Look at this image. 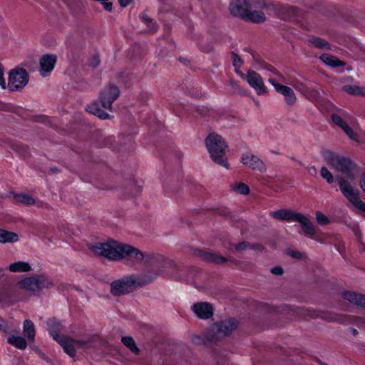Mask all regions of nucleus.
<instances>
[{"label":"nucleus","instance_id":"f257e3e1","mask_svg":"<svg viewBox=\"0 0 365 365\" xmlns=\"http://www.w3.org/2000/svg\"><path fill=\"white\" fill-rule=\"evenodd\" d=\"M91 249L96 254L110 260L126 258L141 262L145 257L143 253L136 247L113 240L106 242H96L91 245Z\"/></svg>","mask_w":365,"mask_h":365},{"label":"nucleus","instance_id":"f03ea898","mask_svg":"<svg viewBox=\"0 0 365 365\" xmlns=\"http://www.w3.org/2000/svg\"><path fill=\"white\" fill-rule=\"evenodd\" d=\"M205 145L212 160L229 169L230 165L225 157L227 145L223 138L217 133H211L205 139Z\"/></svg>","mask_w":365,"mask_h":365},{"label":"nucleus","instance_id":"7ed1b4c3","mask_svg":"<svg viewBox=\"0 0 365 365\" xmlns=\"http://www.w3.org/2000/svg\"><path fill=\"white\" fill-rule=\"evenodd\" d=\"M324 156L328 165L335 170L346 175V178L351 180H354L356 165L350 159L331 151H327Z\"/></svg>","mask_w":365,"mask_h":365},{"label":"nucleus","instance_id":"20e7f679","mask_svg":"<svg viewBox=\"0 0 365 365\" xmlns=\"http://www.w3.org/2000/svg\"><path fill=\"white\" fill-rule=\"evenodd\" d=\"M336 181L343 195L365 216V203L359 199L358 189L355 188L348 178L336 176Z\"/></svg>","mask_w":365,"mask_h":365},{"label":"nucleus","instance_id":"39448f33","mask_svg":"<svg viewBox=\"0 0 365 365\" xmlns=\"http://www.w3.org/2000/svg\"><path fill=\"white\" fill-rule=\"evenodd\" d=\"M52 285V282L45 275H34L21 280L17 286L22 289L32 293H36L41 289L48 288Z\"/></svg>","mask_w":365,"mask_h":365},{"label":"nucleus","instance_id":"423d86ee","mask_svg":"<svg viewBox=\"0 0 365 365\" xmlns=\"http://www.w3.org/2000/svg\"><path fill=\"white\" fill-rule=\"evenodd\" d=\"M135 287L134 275H130L113 282L110 284V292L114 296H120L130 293Z\"/></svg>","mask_w":365,"mask_h":365},{"label":"nucleus","instance_id":"0eeeda50","mask_svg":"<svg viewBox=\"0 0 365 365\" xmlns=\"http://www.w3.org/2000/svg\"><path fill=\"white\" fill-rule=\"evenodd\" d=\"M29 81V75L24 68H15L10 71L8 86L11 91L24 88Z\"/></svg>","mask_w":365,"mask_h":365},{"label":"nucleus","instance_id":"6e6552de","mask_svg":"<svg viewBox=\"0 0 365 365\" xmlns=\"http://www.w3.org/2000/svg\"><path fill=\"white\" fill-rule=\"evenodd\" d=\"M296 313L300 317H309L312 319L321 318L328 322L340 321V317L335 312L327 311H316L304 308H297Z\"/></svg>","mask_w":365,"mask_h":365},{"label":"nucleus","instance_id":"1a4fd4ad","mask_svg":"<svg viewBox=\"0 0 365 365\" xmlns=\"http://www.w3.org/2000/svg\"><path fill=\"white\" fill-rule=\"evenodd\" d=\"M238 322L235 319H228L215 324L212 328L215 339L219 340L230 334L237 329Z\"/></svg>","mask_w":365,"mask_h":365},{"label":"nucleus","instance_id":"9d476101","mask_svg":"<svg viewBox=\"0 0 365 365\" xmlns=\"http://www.w3.org/2000/svg\"><path fill=\"white\" fill-rule=\"evenodd\" d=\"M120 91L117 86L110 84L100 93V101L102 106L108 110L112 109L113 103L118 98Z\"/></svg>","mask_w":365,"mask_h":365},{"label":"nucleus","instance_id":"9b49d317","mask_svg":"<svg viewBox=\"0 0 365 365\" xmlns=\"http://www.w3.org/2000/svg\"><path fill=\"white\" fill-rule=\"evenodd\" d=\"M245 80L258 95H264L267 93V88L262 78L257 72L252 70L248 71Z\"/></svg>","mask_w":365,"mask_h":365},{"label":"nucleus","instance_id":"f8f14e48","mask_svg":"<svg viewBox=\"0 0 365 365\" xmlns=\"http://www.w3.org/2000/svg\"><path fill=\"white\" fill-rule=\"evenodd\" d=\"M193 254L202 260L216 264H222L227 262H234L235 261L233 258L227 259L215 253L208 252L204 250H195Z\"/></svg>","mask_w":365,"mask_h":365},{"label":"nucleus","instance_id":"ddd939ff","mask_svg":"<svg viewBox=\"0 0 365 365\" xmlns=\"http://www.w3.org/2000/svg\"><path fill=\"white\" fill-rule=\"evenodd\" d=\"M269 82L274 86L278 93L284 96V100L287 105L292 106L296 102L297 98L292 88L277 83L273 78H269Z\"/></svg>","mask_w":365,"mask_h":365},{"label":"nucleus","instance_id":"4468645a","mask_svg":"<svg viewBox=\"0 0 365 365\" xmlns=\"http://www.w3.org/2000/svg\"><path fill=\"white\" fill-rule=\"evenodd\" d=\"M250 5L247 0H232L230 4V11L232 15L244 19Z\"/></svg>","mask_w":365,"mask_h":365},{"label":"nucleus","instance_id":"2eb2a0df","mask_svg":"<svg viewBox=\"0 0 365 365\" xmlns=\"http://www.w3.org/2000/svg\"><path fill=\"white\" fill-rule=\"evenodd\" d=\"M192 309L200 319H207L210 318L213 314V308L212 305L207 302L195 303L192 307Z\"/></svg>","mask_w":365,"mask_h":365},{"label":"nucleus","instance_id":"dca6fc26","mask_svg":"<svg viewBox=\"0 0 365 365\" xmlns=\"http://www.w3.org/2000/svg\"><path fill=\"white\" fill-rule=\"evenodd\" d=\"M241 162L254 170H259L261 172L265 170V166L262 160L252 154H243L241 158Z\"/></svg>","mask_w":365,"mask_h":365},{"label":"nucleus","instance_id":"f3484780","mask_svg":"<svg viewBox=\"0 0 365 365\" xmlns=\"http://www.w3.org/2000/svg\"><path fill=\"white\" fill-rule=\"evenodd\" d=\"M57 57L54 54H45L39 60L41 72L42 76H46V73H49L53 69L56 63Z\"/></svg>","mask_w":365,"mask_h":365},{"label":"nucleus","instance_id":"a211bd4d","mask_svg":"<svg viewBox=\"0 0 365 365\" xmlns=\"http://www.w3.org/2000/svg\"><path fill=\"white\" fill-rule=\"evenodd\" d=\"M301 213L288 209H281L272 212L271 216L279 220L297 222Z\"/></svg>","mask_w":365,"mask_h":365},{"label":"nucleus","instance_id":"6ab92c4d","mask_svg":"<svg viewBox=\"0 0 365 365\" xmlns=\"http://www.w3.org/2000/svg\"><path fill=\"white\" fill-rule=\"evenodd\" d=\"M332 121L340 127L344 133L351 139L356 140L357 135L353 131V130L348 125V124L341 118V116L333 114L331 115Z\"/></svg>","mask_w":365,"mask_h":365},{"label":"nucleus","instance_id":"aec40b11","mask_svg":"<svg viewBox=\"0 0 365 365\" xmlns=\"http://www.w3.org/2000/svg\"><path fill=\"white\" fill-rule=\"evenodd\" d=\"M74 339L67 337L66 336H61L59 338L58 342L63 348L64 351L70 356L73 357L76 355V349Z\"/></svg>","mask_w":365,"mask_h":365},{"label":"nucleus","instance_id":"412c9836","mask_svg":"<svg viewBox=\"0 0 365 365\" xmlns=\"http://www.w3.org/2000/svg\"><path fill=\"white\" fill-rule=\"evenodd\" d=\"M243 20L254 24H262L266 21L267 17L262 11H252L249 9L247 16H245Z\"/></svg>","mask_w":365,"mask_h":365},{"label":"nucleus","instance_id":"4be33fe9","mask_svg":"<svg viewBox=\"0 0 365 365\" xmlns=\"http://www.w3.org/2000/svg\"><path fill=\"white\" fill-rule=\"evenodd\" d=\"M344 298L354 304L365 308V295L356 294L354 292H345Z\"/></svg>","mask_w":365,"mask_h":365},{"label":"nucleus","instance_id":"5701e85b","mask_svg":"<svg viewBox=\"0 0 365 365\" xmlns=\"http://www.w3.org/2000/svg\"><path fill=\"white\" fill-rule=\"evenodd\" d=\"M297 222L301 224L302 230L307 235L313 236L315 234L316 231L314 227L306 216L300 214Z\"/></svg>","mask_w":365,"mask_h":365},{"label":"nucleus","instance_id":"b1692460","mask_svg":"<svg viewBox=\"0 0 365 365\" xmlns=\"http://www.w3.org/2000/svg\"><path fill=\"white\" fill-rule=\"evenodd\" d=\"M156 273L153 272H148L145 274H141L140 276L135 277L134 275V281L136 285V287H142L145 284H148L150 282H152L155 278L156 277Z\"/></svg>","mask_w":365,"mask_h":365},{"label":"nucleus","instance_id":"393cba45","mask_svg":"<svg viewBox=\"0 0 365 365\" xmlns=\"http://www.w3.org/2000/svg\"><path fill=\"white\" fill-rule=\"evenodd\" d=\"M48 326L49 333L52 335L53 338L58 341L59 338L61 336H59L58 334L61 331L62 325L55 319H52L48 320Z\"/></svg>","mask_w":365,"mask_h":365},{"label":"nucleus","instance_id":"a878e982","mask_svg":"<svg viewBox=\"0 0 365 365\" xmlns=\"http://www.w3.org/2000/svg\"><path fill=\"white\" fill-rule=\"evenodd\" d=\"M86 110L90 113L98 116L101 119H108L110 118V115L103 110L96 102L88 105L86 108Z\"/></svg>","mask_w":365,"mask_h":365},{"label":"nucleus","instance_id":"bb28decb","mask_svg":"<svg viewBox=\"0 0 365 365\" xmlns=\"http://www.w3.org/2000/svg\"><path fill=\"white\" fill-rule=\"evenodd\" d=\"M19 240V235L13 232L0 229V242L11 243L16 242Z\"/></svg>","mask_w":365,"mask_h":365},{"label":"nucleus","instance_id":"cd10ccee","mask_svg":"<svg viewBox=\"0 0 365 365\" xmlns=\"http://www.w3.org/2000/svg\"><path fill=\"white\" fill-rule=\"evenodd\" d=\"M297 8L292 6L283 5L279 18L283 20H291L297 15Z\"/></svg>","mask_w":365,"mask_h":365},{"label":"nucleus","instance_id":"c85d7f7f","mask_svg":"<svg viewBox=\"0 0 365 365\" xmlns=\"http://www.w3.org/2000/svg\"><path fill=\"white\" fill-rule=\"evenodd\" d=\"M7 341L9 344L21 350L25 349L27 346L26 341L22 336L12 335L8 337Z\"/></svg>","mask_w":365,"mask_h":365},{"label":"nucleus","instance_id":"c756f323","mask_svg":"<svg viewBox=\"0 0 365 365\" xmlns=\"http://www.w3.org/2000/svg\"><path fill=\"white\" fill-rule=\"evenodd\" d=\"M9 269L13 272H28L31 269V266L29 263L25 262H16L9 265Z\"/></svg>","mask_w":365,"mask_h":365},{"label":"nucleus","instance_id":"7c9ffc66","mask_svg":"<svg viewBox=\"0 0 365 365\" xmlns=\"http://www.w3.org/2000/svg\"><path fill=\"white\" fill-rule=\"evenodd\" d=\"M24 333L29 341H33L35 338V327L34 323L26 319L24 322Z\"/></svg>","mask_w":365,"mask_h":365},{"label":"nucleus","instance_id":"2f4dec72","mask_svg":"<svg viewBox=\"0 0 365 365\" xmlns=\"http://www.w3.org/2000/svg\"><path fill=\"white\" fill-rule=\"evenodd\" d=\"M320 58L326 64L336 68L339 66H341L344 65V63L340 60H339L336 57L330 56L329 54H322Z\"/></svg>","mask_w":365,"mask_h":365},{"label":"nucleus","instance_id":"473e14b6","mask_svg":"<svg viewBox=\"0 0 365 365\" xmlns=\"http://www.w3.org/2000/svg\"><path fill=\"white\" fill-rule=\"evenodd\" d=\"M309 41L318 48L326 50L331 49L329 43L324 39L319 37H312L309 40Z\"/></svg>","mask_w":365,"mask_h":365},{"label":"nucleus","instance_id":"72a5a7b5","mask_svg":"<svg viewBox=\"0 0 365 365\" xmlns=\"http://www.w3.org/2000/svg\"><path fill=\"white\" fill-rule=\"evenodd\" d=\"M122 342L123 344L127 346L128 348H129L130 349L131 351H133V353L138 354H139V349L137 347L133 339L130 336H123L122 338Z\"/></svg>","mask_w":365,"mask_h":365},{"label":"nucleus","instance_id":"f704fd0d","mask_svg":"<svg viewBox=\"0 0 365 365\" xmlns=\"http://www.w3.org/2000/svg\"><path fill=\"white\" fill-rule=\"evenodd\" d=\"M232 189L237 193L247 195L250 193V187L243 182H239L231 185Z\"/></svg>","mask_w":365,"mask_h":365},{"label":"nucleus","instance_id":"c9c22d12","mask_svg":"<svg viewBox=\"0 0 365 365\" xmlns=\"http://www.w3.org/2000/svg\"><path fill=\"white\" fill-rule=\"evenodd\" d=\"M14 197L17 202L24 203L27 205L35 204V200L28 195H15Z\"/></svg>","mask_w":365,"mask_h":365},{"label":"nucleus","instance_id":"e433bc0d","mask_svg":"<svg viewBox=\"0 0 365 365\" xmlns=\"http://www.w3.org/2000/svg\"><path fill=\"white\" fill-rule=\"evenodd\" d=\"M320 174H321V176L324 179L326 180V181L329 183V184H331L334 181V177H333V175L331 173V172L326 168V167H322L321 168V170H320Z\"/></svg>","mask_w":365,"mask_h":365},{"label":"nucleus","instance_id":"4c0bfd02","mask_svg":"<svg viewBox=\"0 0 365 365\" xmlns=\"http://www.w3.org/2000/svg\"><path fill=\"white\" fill-rule=\"evenodd\" d=\"M342 90L351 95H359L360 87L357 86H344Z\"/></svg>","mask_w":365,"mask_h":365},{"label":"nucleus","instance_id":"58836bf2","mask_svg":"<svg viewBox=\"0 0 365 365\" xmlns=\"http://www.w3.org/2000/svg\"><path fill=\"white\" fill-rule=\"evenodd\" d=\"M316 220L318 224L321 225H326L329 223V220L328 217L321 212H317Z\"/></svg>","mask_w":365,"mask_h":365},{"label":"nucleus","instance_id":"ea45409f","mask_svg":"<svg viewBox=\"0 0 365 365\" xmlns=\"http://www.w3.org/2000/svg\"><path fill=\"white\" fill-rule=\"evenodd\" d=\"M142 19H143L144 22L147 24V26H149L150 24H152V27L150 29V32H155L158 29V26L155 22H153V19L146 16L145 14H142Z\"/></svg>","mask_w":365,"mask_h":365},{"label":"nucleus","instance_id":"a19ab883","mask_svg":"<svg viewBox=\"0 0 365 365\" xmlns=\"http://www.w3.org/2000/svg\"><path fill=\"white\" fill-rule=\"evenodd\" d=\"M279 2H267L264 0L262 2V8L269 9L272 12H275L277 7L278 6Z\"/></svg>","mask_w":365,"mask_h":365},{"label":"nucleus","instance_id":"79ce46f5","mask_svg":"<svg viewBox=\"0 0 365 365\" xmlns=\"http://www.w3.org/2000/svg\"><path fill=\"white\" fill-rule=\"evenodd\" d=\"M235 249L238 252L245 251L250 248V242H241L234 245Z\"/></svg>","mask_w":365,"mask_h":365},{"label":"nucleus","instance_id":"37998d69","mask_svg":"<svg viewBox=\"0 0 365 365\" xmlns=\"http://www.w3.org/2000/svg\"><path fill=\"white\" fill-rule=\"evenodd\" d=\"M232 60L235 68H240L241 64L242 63V61L237 53L234 52L232 53Z\"/></svg>","mask_w":365,"mask_h":365},{"label":"nucleus","instance_id":"c03bdc74","mask_svg":"<svg viewBox=\"0 0 365 365\" xmlns=\"http://www.w3.org/2000/svg\"><path fill=\"white\" fill-rule=\"evenodd\" d=\"M286 253L287 255L290 256L291 257L294 259H302V253L293 250H287L286 251Z\"/></svg>","mask_w":365,"mask_h":365},{"label":"nucleus","instance_id":"a18cd8bd","mask_svg":"<svg viewBox=\"0 0 365 365\" xmlns=\"http://www.w3.org/2000/svg\"><path fill=\"white\" fill-rule=\"evenodd\" d=\"M75 346L78 348H86L91 343L90 340L83 341V340H75L74 339Z\"/></svg>","mask_w":365,"mask_h":365},{"label":"nucleus","instance_id":"49530a36","mask_svg":"<svg viewBox=\"0 0 365 365\" xmlns=\"http://www.w3.org/2000/svg\"><path fill=\"white\" fill-rule=\"evenodd\" d=\"M100 64V58L98 55H95L93 56L90 61V66L93 68H96Z\"/></svg>","mask_w":365,"mask_h":365},{"label":"nucleus","instance_id":"de8ad7c7","mask_svg":"<svg viewBox=\"0 0 365 365\" xmlns=\"http://www.w3.org/2000/svg\"><path fill=\"white\" fill-rule=\"evenodd\" d=\"M0 86L3 88H6V83L4 78V67L2 64L0 63Z\"/></svg>","mask_w":365,"mask_h":365},{"label":"nucleus","instance_id":"09e8293b","mask_svg":"<svg viewBox=\"0 0 365 365\" xmlns=\"http://www.w3.org/2000/svg\"><path fill=\"white\" fill-rule=\"evenodd\" d=\"M271 272L275 275H282L284 271L281 267L276 266L271 269Z\"/></svg>","mask_w":365,"mask_h":365},{"label":"nucleus","instance_id":"8fccbe9b","mask_svg":"<svg viewBox=\"0 0 365 365\" xmlns=\"http://www.w3.org/2000/svg\"><path fill=\"white\" fill-rule=\"evenodd\" d=\"M249 249L262 251L264 249V247L259 243H250V247Z\"/></svg>","mask_w":365,"mask_h":365},{"label":"nucleus","instance_id":"3c124183","mask_svg":"<svg viewBox=\"0 0 365 365\" xmlns=\"http://www.w3.org/2000/svg\"><path fill=\"white\" fill-rule=\"evenodd\" d=\"M107 1L101 2L104 6V9L108 11H112V3L111 2H106Z\"/></svg>","mask_w":365,"mask_h":365},{"label":"nucleus","instance_id":"603ef678","mask_svg":"<svg viewBox=\"0 0 365 365\" xmlns=\"http://www.w3.org/2000/svg\"><path fill=\"white\" fill-rule=\"evenodd\" d=\"M282 4L279 3L278 6L276 9L275 12L274 13L276 16H277L279 18L280 14H282V9L283 7Z\"/></svg>","mask_w":365,"mask_h":365},{"label":"nucleus","instance_id":"864d4df0","mask_svg":"<svg viewBox=\"0 0 365 365\" xmlns=\"http://www.w3.org/2000/svg\"><path fill=\"white\" fill-rule=\"evenodd\" d=\"M118 1H119L120 5L122 7H125L128 5H129L130 4H131L133 0H118Z\"/></svg>","mask_w":365,"mask_h":365},{"label":"nucleus","instance_id":"5fc2aeb1","mask_svg":"<svg viewBox=\"0 0 365 365\" xmlns=\"http://www.w3.org/2000/svg\"><path fill=\"white\" fill-rule=\"evenodd\" d=\"M264 68L270 71L271 72H272L274 73H276V72L277 71V70L275 69L273 66L268 65V64H264Z\"/></svg>","mask_w":365,"mask_h":365},{"label":"nucleus","instance_id":"6e6d98bb","mask_svg":"<svg viewBox=\"0 0 365 365\" xmlns=\"http://www.w3.org/2000/svg\"><path fill=\"white\" fill-rule=\"evenodd\" d=\"M192 340L194 343L195 344H200L201 341H202V339L200 336H194L192 338Z\"/></svg>","mask_w":365,"mask_h":365},{"label":"nucleus","instance_id":"4d7b16f0","mask_svg":"<svg viewBox=\"0 0 365 365\" xmlns=\"http://www.w3.org/2000/svg\"><path fill=\"white\" fill-rule=\"evenodd\" d=\"M230 84L232 88H235L236 90H238L239 91H240V87L238 86L236 81L232 80L230 81Z\"/></svg>","mask_w":365,"mask_h":365},{"label":"nucleus","instance_id":"13d9d810","mask_svg":"<svg viewBox=\"0 0 365 365\" xmlns=\"http://www.w3.org/2000/svg\"><path fill=\"white\" fill-rule=\"evenodd\" d=\"M235 71H236V73H237L238 75H240V76L243 79H245V78H246V75H247V74H245V73H243L242 71H240V68H238V67L235 68Z\"/></svg>","mask_w":365,"mask_h":365},{"label":"nucleus","instance_id":"bf43d9fd","mask_svg":"<svg viewBox=\"0 0 365 365\" xmlns=\"http://www.w3.org/2000/svg\"><path fill=\"white\" fill-rule=\"evenodd\" d=\"M350 331L354 336H356L358 334V331L354 328H350Z\"/></svg>","mask_w":365,"mask_h":365},{"label":"nucleus","instance_id":"052dcab7","mask_svg":"<svg viewBox=\"0 0 365 365\" xmlns=\"http://www.w3.org/2000/svg\"><path fill=\"white\" fill-rule=\"evenodd\" d=\"M360 96H365V88L360 87Z\"/></svg>","mask_w":365,"mask_h":365},{"label":"nucleus","instance_id":"680f3d73","mask_svg":"<svg viewBox=\"0 0 365 365\" xmlns=\"http://www.w3.org/2000/svg\"><path fill=\"white\" fill-rule=\"evenodd\" d=\"M296 88L298 89H304V84H302L301 83H298L297 85H296Z\"/></svg>","mask_w":365,"mask_h":365},{"label":"nucleus","instance_id":"e2e57ef3","mask_svg":"<svg viewBox=\"0 0 365 365\" xmlns=\"http://www.w3.org/2000/svg\"><path fill=\"white\" fill-rule=\"evenodd\" d=\"M277 76H279V78L282 80L284 79V76H282V74H281L278 71L276 72L275 73Z\"/></svg>","mask_w":365,"mask_h":365},{"label":"nucleus","instance_id":"0e129e2a","mask_svg":"<svg viewBox=\"0 0 365 365\" xmlns=\"http://www.w3.org/2000/svg\"><path fill=\"white\" fill-rule=\"evenodd\" d=\"M50 170H51V171L52 173H57V172L58 171V168H55V167H53V168H51V169H50Z\"/></svg>","mask_w":365,"mask_h":365},{"label":"nucleus","instance_id":"69168bd1","mask_svg":"<svg viewBox=\"0 0 365 365\" xmlns=\"http://www.w3.org/2000/svg\"><path fill=\"white\" fill-rule=\"evenodd\" d=\"M196 110H197V111H198V112H200V114H202H202H203V113L205 112V109H204V108L200 109V108H197L196 109Z\"/></svg>","mask_w":365,"mask_h":365},{"label":"nucleus","instance_id":"338daca9","mask_svg":"<svg viewBox=\"0 0 365 365\" xmlns=\"http://www.w3.org/2000/svg\"><path fill=\"white\" fill-rule=\"evenodd\" d=\"M309 172L312 171V173H317L316 168L314 167H312L311 168L309 169Z\"/></svg>","mask_w":365,"mask_h":365},{"label":"nucleus","instance_id":"774afa93","mask_svg":"<svg viewBox=\"0 0 365 365\" xmlns=\"http://www.w3.org/2000/svg\"><path fill=\"white\" fill-rule=\"evenodd\" d=\"M309 172L312 171V173H317L316 168L314 167H312L311 168L309 169Z\"/></svg>","mask_w":365,"mask_h":365}]
</instances>
